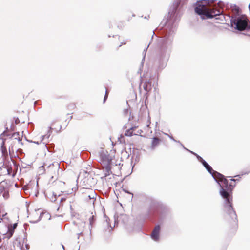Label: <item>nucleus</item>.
I'll return each mask as SVG.
<instances>
[{
    "label": "nucleus",
    "instance_id": "obj_3",
    "mask_svg": "<svg viewBox=\"0 0 250 250\" xmlns=\"http://www.w3.org/2000/svg\"><path fill=\"white\" fill-rule=\"evenodd\" d=\"M214 0H203L198 3L195 8V12L199 15L202 19H208L217 15H219L222 11L220 9L211 7L209 5L210 2L212 3Z\"/></svg>",
    "mask_w": 250,
    "mask_h": 250
},
{
    "label": "nucleus",
    "instance_id": "obj_4",
    "mask_svg": "<svg viewBox=\"0 0 250 250\" xmlns=\"http://www.w3.org/2000/svg\"><path fill=\"white\" fill-rule=\"evenodd\" d=\"M80 192L82 194L81 200L87 203L88 205L94 207L96 197L95 191L90 188H83L80 189Z\"/></svg>",
    "mask_w": 250,
    "mask_h": 250
},
{
    "label": "nucleus",
    "instance_id": "obj_34",
    "mask_svg": "<svg viewBox=\"0 0 250 250\" xmlns=\"http://www.w3.org/2000/svg\"><path fill=\"white\" fill-rule=\"evenodd\" d=\"M21 140L20 139V138H18V141H20Z\"/></svg>",
    "mask_w": 250,
    "mask_h": 250
},
{
    "label": "nucleus",
    "instance_id": "obj_10",
    "mask_svg": "<svg viewBox=\"0 0 250 250\" xmlns=\"http://www.w3.org/2000/svg\"><path fill=\"white\" fill-rule=\"evenodd\" d=\"M202 164L205 167V168L208 170V171L211 174L212 177H213V175L214 174V173L215 172H217V171H214L212 169V167L205 161H204L202 163Z\"/></svg>",
    "mask_w": 250,
    "mask_h": 250
},
{
    "label": "nucleus",
    "instance_id": "obj_31",
    "mask_svg": "<svg viewBox=\"0 0 250 250\" xmlns=\"http://www.w3.org/2000/svg\"><path fill=\"white\" fill-rule=\"evenodd\" d=\"M78 177H77V179H76V182H78Z\"/></svg>",
    "mask_w": 250,
    "mask_h": 250
},
{
    "label": "nucleus",
    "instance_id": "obj_12",
    "mask_svg": "<svg viewBox=\"0 0 250 250\" xmlns=\"http://www.w3.org/2000/svg\"><path fill=\"white\" fill-rule=\"evenodd\" d=\"M1 150L3 156H7L6 148L4 146V141L3 140L1 145Z\"/></svg>",
    "mask_w": 250,
    "mask_h": 250
},
{
    "label": "nucleus",
    "instance_id": "obj_14",
    "mask_svg": "<svg viewBox=\"0 0 250 250\" xmlns=\"http://www.w3.org/2000/svg\"><path fill=\"white\" fill-rule=\"evenodd\" d=\"M133 128H130V129L127 130L125 132V135L128 136H131L133 135V132H132Z\"/></svg>",
    "mask_w": 250,
    "mask_h": 250
},
{
    "label": "nucleus",
    "instance_id": "obj_37",
    "mask_svg": "<svg viewBox=\"0 0 250 250\" xmlns=\"http://www.w3.org/2000/svg\"><path fill=\"white\" fill-rule=\"evenodd\" d=\"M82 233V232H81V233H79V235H80V234H81Z\"/></svg>",
    "mask_w": 250,
    "mask_h": 250
},
{
    "label": "nucleus",
    "instance_id": "obj_28",
    "mask_svg": "<svg viewBox=\"0 0 250 250\" xmlns=\"http://www.w3.org/2000/svg\"><path fill=\"white\" fill-rule=\"evenodd\" d=\"M62 249H63V250H64V246L63 245H62Z\"/></svg>",
    "mask_w": 250,
    "mask_h": 250
},
{
    "label": "nucleus",
    "instance_id": "obj_24",
    "mask_svg": "<svg viewBox=\"0 0 250 250\" xmlns=\"http://www.w3.org/2000/svg\"><path fill=\"white\" fill-rule=\"evenodd\" d=\"M16 135H18V133H14L13 135V136L15 137V139H17V138L16 137Z\"/></svg>",
    "mask_w": 250,
    "mask_h": 250
},
{
    "label": "nucleus",
    "instance_id": "obj_36",
    "mask_svg": "<svg viewBox=\"0 0 250 250\" xmlns=\"http://www.w3.org/2000/svg\"><path fill=\"white\" fill-rule=\"evenodd\" d=\"M39 219L37 220V221H39ZM37 222V221H34V223H36Z\"/></svg>",
    "mask_w": 250,
    "mask_h": 250
},
{
    "label": "nucleus",
    "instance_id": "obj_27",
    "mask_svg": "<svg viewBox=\"0 0 250 250\" xmlns=\"http://www.w3.org/2000/svg\"><path fill=\"white\" fill-rule=\"evenodd\" d=\"M12 150V148H9V152L10 153L11 151Z\"/></svg>",
    "mask_w": 250,
    "mask_h": 250
},
{
    "label": "nucleus",
    "instance_id": "obj_26",
    "mask_svg": "<svg viewBox=\"0 0 250 250\" xmlns=\"http://www.w3.org/2000/svg\"><path fill=\"white\" fill-rule=\"evenodd\" d=\"M235 10L237 11V12H239V8H238V7H236V8H235Z\"/></svg>",
    "mask_w": 250,
    "mask_h": 250
},
{
    "label": "nucleus",
    "instance_id": "obj_22",
    "mask_svg": "<svg viewBox=\"0 0 250 250\" xmlns=\"http://www.w3.org/2000/svg\"><path fill=\"white\" fill-rule=\"evenodd\" d=\"M167 136L169 137V138H170L171 140H173V141H175V142H177L176 140H175L173 138V137L172 136H170V135H168V134H167Z\"/></svg>",
    "mask_w": 250,
    "mask_h": 250
},
{
    "label": "nucleus",
    "instance_id": "obj_32",
    "mask_svg": "<svg viewBox=\"0 0 250 250\" xmlns=\"http://www.w3.org/2000/svg\"><path fill=\"white\" fill-rule=\"evenodd\" d=\"M62 198H61L60 199V201H62Z\"/></svg>",
    "mask_w": 250,
    "mask_h": 250
},
{
    "label": "nucleus",
    "instance_id": "obj_25",
    "mask_svg": "<svg viewBox=\"0 0 250 250\" xmlns=\"http://www.w3.org/2000/svg\"><path fill=\"white\" fill-rule=\"evenodd\" d=\"M17 226V224L16 223H15L14 225H13V229L16 227Z\"/></svg>",
    "mask_w": 250,
    "mask_h": 250
},
{
    "label": "nucleus",
    "instance_id": "obj_20",
    "mask_svg": "<svg viewBox=\"0 0 250 250\" xmlns=\"http://www.w3.org/2000/svg\"><path fill=\"white\" fill-rule=\"evenodd\" d=\"M107 96H108V92L107 90H106V92H105V96L104 97V103L105 101H106L107 98Z\"/></svg>",
    "mask_w": 250,
    "mask_h": 250
},
{
    "label": "nucleus",
    "instance_id": "obj_1",
    "mask_svg": "<svg viewBox=\"0 0 250 250\" xmlns=\"http://www.w3.org/2000/svg\"><path fill=\"white\" fill-rule=\"evenodd\" d=\"M213 178L221 187L220 194L225 199V208L227 212L232 218H235L236 214L232 206V197L230 193L235 186V180L231 179L230 183H229L224 176L218 172H215L213 175Z\"/></svg>",
    "mask_w": 250,
    "mask_h": 250
},
{
    "label": "nucleus",
    "instance_id": "obj_11",
    "mask_svg": "<svg viewBox=\"0 0 250 250\" xmlns=\"http://www.w3.org/2000/svg\"><path fill=\"white\" fill-rule=\"evenodd\" d=\"M160 140L157 137H154L152 139L151 148L152 149H154L159 144Z\"/></svg>",
    "mask_w": 250,
    "mask_h": 250
},
{
    "label": "nucleus",
    "instance_id": "obj_33",
    "mask_svg": "<svg viewBox=\"0 0 250 250\" xmlns=\"http://www.w3.org/2000/svg\"><path fill=\"white\" fill-rule=\"evenodd\" d=\"M248 27L250 29V24L248 26Z\"/></svg>",
    "mask_w": 250,
    "mask_h": 250
},
{
    "label": "nucleus",
    "instance_id": "obj_8",
    "mask_svg": "<svg viewBox=\"0 0 250 250\" xmlns=\"http://www.w3.org/2000/svg\"><path fill=\"white\" fill-rule=\"evenodd\" d=\"M58 169H59V166L57 163L56 164L55 166H54V164H52V165H50L48 167V172L50 173L51 174H52L53 173H54V174H56V171L58 170ZM51 176L52 179L54 178L53 175H51Z\"/></svg>",
    "mask_w": 250,
    "mask_h": 250
},
{
    "label": "nucleus",
    "instance_id": "obj_29",
    "mask_svg": "<svg viewBox=\"0 0 250 250\" xmlns=\"http://www.w3.org/2000/svg\"><path fill=\"white\" fill-rule=\"evenodd\" d=\"M2 220V218L1 217V215H0V222H1V220Z\"/></svg>",
    "mask_w": 250,
    "mask_h": 250
},
{
    "label": "nucleus",
    "instance_id": "obj_7",
    "mask_svg": "<svg viewBox=\"0 0 250 250\" xmlns=\"http://www.w3.org/2000/svg\"><path fill=\"white\" fill-rule=\"evenodd\" d=\"M160 230V226L159 225L156 226L155 227V228L151 235V238L153 240H154V241H157L159 240Z\"/></svg>",
    "mask_w": 250,
    "mask_h": 250
},
{
    "label": "nucleus",
    "instance_id": "obj_13",
    "mask_svg": "<svg viewBox=\"0 0 250 250\" xmlns=\"http://www.w3.org/2000/svg\"><path fill=\"white\" fill-rule=\"evenodd\" d=\"M60 195L57 196V194L54 192L52 193V196L50 197V199L52 202H55L57 200V198H59Z\"/></svg>",
    "mask_w": 250,
    "mask_h": 250
},
{
    "label": "nucleus",
    "instance_id": "obj_18",
    "mask_svg": "<svg viewBox=\"0 0 250 250\" xmlns=\"http://www.w3.org/2000/svg\"><path fill=\"white\" fill-rule=\"evenodd\" d=\"M45 137H46V136H42L41 137L42 139H41V140H40V142H39V141H37V142L34 141V143H35V144H39L40 143H41V142L43 141L44 140V138H45Z\"/></svg>",
    "mask_w": 250,
    "mask_h": 250
},
{
    "label": "nucleus",
    "instance_id": "obj_17",
    "mask_svg": "<svg viewBox=\"0 0 250 250\" xmlns=\"http://www.w3.org/2000/svg\"><path fill=\"white\" fill-rule=\"evenodd\" d=\"M3 197L5 199H8L9 197V193L7 191H4L3 193Z\"/></svg>",
    "mask_w": 250,
    "mask_h": 250
},
{
    "label": "nucleus",
    "instance_id": "obj_6",
    "mask_svg": "<svg viewBox=\"0 0 250 250\" xmlns=\"http://www.w3.org/2000/svg\"><path fill=\"white\" fill-rule=\"evenodd\" d=\"M100 158L102 161V164L103 165V163H104L106 165L109 164L111 161L110 156L107 154V152L105 153L104 151H102L100 153Z\"/></svg>",
    "mask_w": 250,
    "mask_h": 250
},
{
    "label": "nucleus",
    "instance_id": "obj_9",
    "mask_svg": "<svg viewBox=\"0 0 250 250\" xmlns=\"http://www.w3.org/2000/svg\"><path fill=\"white\" fill-rule=\"evenodd\" d=\"M86 216L88 218V223H87V225L88 226L89 228H91L92 227V225L94 221V215L92 212L89 213Z\"/></svg>",
    "mask_w": 250,
    "mask_h": 250
},
{
    "label": "nucleus",
    "instance_id": "obj_2",
    "mask_svg": "<svg viewBox=\"0 0 250 250\" xmlns=\"http://www.w3.org/2000/svg\"><path fill=\"white\" fill-rule=\"evenodd\" d=\"M173 42V36L169 32L158 40L159 51L157 59L161 63H166L169 59Z\"/></svg>",
    "mask_w": 250,
    "mask_h": 250
},
{
    "label": "nucleus",
    "instance_id": "obj_19",
    "mask_svg": "<svg viewBox=\"0 0 250 250\" xmlns=\"http://www.w3.org/2000/svg\"><path fill=\"white\" fill-rule=\"evenodd\" d=\"M179 0L177 1V2H174L173 3V6H174V10H175L178 7V5H179Z\"/></svg>",
    "mask_w": 250,
    "mask_h": 250
},
{
    "label": "nucleus",
    "instance_id": "obj_21",
    "mask_svg": "<svg viewBox=\"0 0 250 250\" xmlns=\"http://www.w3.org/2000/svg\"><path fill=\"white\" fill-rule=\"evenodd\" d=\"M147 47H148V46ZM147 48L148 47H147L146 49H144V50L143 53L144 54V55L142 61L145 59L146 51Z\"/></svg>",
    "mask_w": 250,
    "mask_h": 250
},
{
    "label": "nucleus",
    "instance_id": "obj_30",
    "mask_svg": "<svg viewBox=\"0 0 250 250\" xmlns=\"http://www.w3.org/2000/svg\"><path fill=\"white\" fill-rule=\"evenodd\" d=\"M7 214V213H5V214H3L2 215V217H4V216Z\"/></svg>",
    "mask_w": 250,
    "mask_h": 250
},
{
    "label": "nucleus",
    "instance_id": "obj_35",
    "mask_svg": "<svg viewBox=\"0 0 250 250\" xmlns=\"http://www.w3.org/2000/svg\"><path fill=\"white\" fill-rule=\"evenodd\" d=\"M181 146H182L184 147V149H186V148L184 147V146H183V144H181Z\"/></svg>",
    "mask_w": 250,
    "mask_h": 250
},
{
    "label": "nucleus",
    "instance_id": "obj_23",
    "mask_svg": "<svg viewBox=\"0 0 250 250\" xmlns=\"http://www.w3.org/2000/svg\"><path fill=\"white\" fill-rule=\"evenodd\" d=\"M9 231H10V236H11L13 234V230H11L9 228Z\"/></svg>",
    "mask_w": 250,
    "mask_h": 250
},
{
    "label": "nucleus",
    "instance_id": "obj_15",
    "mask_svg": "<svg viewBox=\"0 0 250 250\" xmlns=\"http://www.w3.org/2000/svg\"><path fill=\"white\" fill-rule=\"evenodd\" d=\"M191 153H193V154L195 155L198 159V160L201 162L202 163L205 161L201 157H200V156L197 155L196 154L193 153V152L192 151H189Z\"/></svg>",
    "mask_w": 250,
    "mask_h": 250
},
{
    "label": "nucleus",
    "instance_id": "obj_16",
    "mask_svg": "<svg viewBox=\"0 0 250 250\" xmlns=\"http://www.w3.org/2000/svg\"><path fill=\"white\" fill-rule=\"evenodd\" d=\"M191 153H193V154L195 155L198 159V160L201 162L202 163L205 161L201 157H200V156L197 155L196 154L193 153V152L192 151H189Z\"/></svg>",
    "mask_w": 250,
    "mask_h": 250
},
{
    "label": "nucleus",
    "instance_id": "obj_5",
    "mask_svg": "<svg viewBox=\"0 0 250 250\" xmlns=\"http://www.w3.org/2000/svg\"><path fill=\"white\" fill-rule=\"evenodd\" d=\"M230 22L232 27L239 31H243L248 26L247 19L244 17H232Z\"/></svg>",
    "mask_w": 250,
    "mask_h": 250
}]
</instances>
